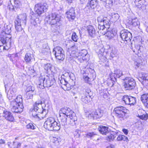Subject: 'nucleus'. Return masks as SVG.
Returning <instances> with one entry per match:
<instances>
[{"label": "nucleus", "mask_w": 148, "mask_h": 148, "mask_svg": "<svg viewBox=\"0 0 148 148\" xmlns=\"http://www.w3.org/2000/svg\"><path fill=\"white\" fill-rule=\"evenodd\" d=\"M41 101L36 102L34 106L32 116L38 120L43 118L47 113V110L43 108Z\"/></svg>", "instance_id": "nucleus-1"}, {"label": "nucleus", "mask_w": 148, "mask_h": 148, "mask_svg": "<svg viewBox=\"0 0 148 148\" xmlns=\"http://www.w3.org/2000/svg\"><path fill=\"white\" fill-rule=\"evenodd\" d=\"M55 80L53 76H47L45 78V76L41 75L39 78L37 86L40 88L43 89L45 87H49L53 85L55 83Z\"/></svg>", "instance_id": "nucleus-2"}, {"label": "nucleus", "mask_w": 148, "mask_h": 148, "mask_svg": "<svg viewBox=\"0 0 148 148\" xmlns=\"http://www.w3.org/2000/svg\"><path fill=\"white\" fill-rule=\"evenodd\" d=\"M60 122V121L59 123H58L54 118L50 117L47 119L44 123V126L45 128L48 130H58L62 126Z\"/></svg>", "instance_id": "nucleus-3"}, {"label": "nucleus", "mask_w": 148, "mask_h": 148, "mask_svg": "<svg viewBox=\"0 0 148 148\" xmlns=\"http://www.w3.org/2000/svg\"><path fill=\"white\" fill-rule=\"evenodd\" d=\"M26 16L25 15H19L14 21V23L16 30L17 32H21L23 30L21 26H24L26 24Z\"/></svg>", "instance_id": "nucleus-4"}, {"label": "nucleus", "mask_w": 148, "mask_h": 148, "mask_svg": "<svg viewBox=\"0 0 148 148\" xmlns=\"http://www.w3.org/2000/svg\"><path fill=\"white\" fill-rule=\"evenodd\" d=\"M11 38H6L4 32H0V47L8 50L11 47Z\"/></svg>", "instance_id": "nucleus-5"}, {"label": "nucleus", "mask_w": 148, "mask_h": 148, "mask_svg": "<svg viewBox=\"0 0 148 148\" xmlns=\"http://www.w3.org/2000/svg\"><path fill=\"white\" fill-rule=\"evenodd\" d=\"M61 18L55 13H52L49 14L46 18L45 20L51 25L56 26L59 25L60 21Z\"/></svg>", "instance_id": "nucleus-6"}, {"label": "nucleus", "mask_w": 148, "mask_h": 148, "mask_svg": "<svg viewBox=\"0 0 148 148\" xmlns=\"http://www.w3.org/2000/svg\"><path fill=\"white\" fill-rule=\"evenodd\" d=\"M69 116V118L67 119V118H66L65 119L64 122H63L62 121L60 122L62 126H64L66 128L67 127V126L69 125L72 126L75 125L76 122L77 120L75 113L74 112Z\"/></svg>", "instance_id": "nucleus-7"}, {"label": "nucleus", "mask_w": 148, "mask_h": 148, "mask_svg": "<svg viewBox=\"0 0 148 148\" xmlns=\"http://www.w3.org/2000/svg\"><path fill=\"white\" fill-rule=\"evenodd\" d=\"M126 108L123 106L118 107L114 108V112L115 116L121 121L126 118Z\"/></svg>", "instance_id": "nucleus-8"}, {"label": "nucleus", "mask_w": 148, "mask_h": 148, "mask_svg": "<svg viewBox=\"0 0 148 148\" xmlns=\"http://www.w3.org/2000/svg\"><path fill=\"white\" fill-rule=\"evenodd\" d=\"M103 114V111L99 108H98L91 113L89 111L85 112L86 117L89 119H97L101 118Z\"/></svg>", "instance_id": "nucleus-9"}, {"label": "nucleus", "mask_w": 148, "mask_h": 148, "mask_svg": "<svg viewBox=\"0 0 148 148\" xmlns=\"http://www.w3.org/2000/svg\"><path fill=\"white\" fill-rule=\"evenodd\" d=\"M74 112L69 108H63L59 110L60 121L64 122L65 119L73 113Z\"/></svg>", "instance_id": "nucleus-10"}, {"label": "nucleus", "mask_w": 148, "mask_h": 148, "mask_svg": "<svg viewBox=\"0 0 148 148\" xmlns=\"http://www.w3.org/2000/svg\"><path fill=\"white\" fill-rule=\"evenodd\" d=\"M48 6L45 3H42L36 4L34 8V10L37 14L40 15L47 11Z\"/></svg>", "instance_id": "nucleus-11"}, {"label": "nucleus", "mask_w": 148, "mask_h": 148, "mask_svg": "<svg viewBox=\"0 0 148 148\" xmlns=\"http://www.w3.org/2000/svg\"><path fill=\"white\" fill-rule=\"evenodd\" d=\"M124 80L125 87L127 89L132 90L136 86V83L133 78L127 77Z\"/></svg>", "instance_id": "nucleus-12"}, {"label": "nucleus", "mask_w": 148, "mask_h": 148, "mask_svg": "<svg viewBox=\"0 0 148 148\" xmlns=\"http://www.w3.org/2000/svg\"><path fill=\"white\" fill-rule=\"evenodd\" d=\"M120 37L122 40L125 41L127 43H129L132 38L131 33L126 30H121L120 33Z\"/></svg>", "instance_id": "nucleus-13"}, {"label": "nucleus", "mask_w": 148, "mask_h": 148, "mask_svg": "<svg viewBox=\"0 0 148 148\" xmlns=\"http://www.w3.org/2000/svg\"><path fill=\"white\" fill-rule=\"evenodd\" d=\"M122 100L126 104L130 106L134 105L136 103V98L135 97L127 95L124 96Z\"/></svg>", "instance_id": "nucleus-14"}, {"label": "nucleus", "mask_w": 148, "mask_h": 148, "mask_svg": "<svg viewBox=\"0 0 148 148\" xmlns=\"http://www.w3.org/2000/svg\"><path fill=\"white\" fill-rule=\"evenodd\" d=\"M90 90H88L86 92L82 95L81 100L85 103H87L90 102L92 100V97L90 95Z\"/></svg>", "instance_id": "nucleus-15"}, {"label": "nucleus", "mask_w": 148, "mask_h": 148, "mask_svg": "<svg viewBox=\"0 0 148 148\" xmlns=\"http://www.w3.org/2000/svg\"><path fill=\"white\" fill-rule=\"evenodd\" d=\"M11 105L12 107V110L13 112L20 113L23 110L24 107L23 103L14 104Z\"/></svg>", "instance_id": "nucleus-16"}, {"label": "nucleus", "mask_w": 148, "mask_h": 148, "mask_svg": "<svg viewBox=\"0 0 148 148\" xmlns=\"http://www.w3.org/2000/svg\"><path fill=\"white\" fill-rule=\"evenodd\" d=\"M97 21L99 23H102L103 26L106 29H108L110 26V23L109 21L107 19H104L102 16H99L97 18Z\"/></svg>", "instance_id": "nucleus-17"}, {"label": "nucleus", "mask_w": 148, "mask_h": 148, "mask_svg": "<svg viewBox=\"0 0 148 148\" xmlns=\"http://www.w3.org/2000/svg\"><path fill=\"white\" fill-rule=\"evenodd\" d=\"M66 14L67 15V18L70 21H73L75 17V10L73 8H71L68 11H67Z\"/></svg>", "instance_id": "nucleus-18"}, {"label": "nucleus", "mask_w": 148, "mask_h": 148, "mask_svg": "<svg viewBox=\"0 0 148 148\" xmlns=\"http://www.w3.org/2000/svg\"><path fill=\"white\" fill-rule=\"evenodd\" d=\"M3 116L7 120L9 121H12L14 119L12 114L7 111H4L3 112Z\"/></svg>", "instance_id": "nucleus-19"}, {"label": "nucleus", "mask_w": 148, "mask_h": 148, "mask_svg": "<svg viewBox=\"0 0 148 148\" xmlns=\"http://www.w3.org/2000/svg\"><path fill=\"white\" fill-rule=\"evenodd\" d=\"M108 129V127L102 125L99 126L98 130L102 134L106 135L109 133Z\"/></svg>", "instance_id": "nucleus-20"}, {"label": "nucleus", "mask_w": 148, "mask_h": 148, "mask_svg": "<svg viewBox=\"0 0 148 148\" xmlns=\"http://www.w3.org/2000/svg\"><path fill=\"white\" fill-rule=\"evenodd\" d=\"M7 144L10 148H19L21 145V143L18 142L14 141L12 143L11 142H8Z\"/></svg>", "instance_id": "nucleus-21"}, {"label": "nucleus", "mask_w": 148, "mask_h": 148, "mask_svg": "<svg viewBox=\"0 0 148 148\" xmlns=\"http://www.w3.org/2000/svg\"><path fill=\"white\" fill-rule=\"evenodd\" d=\"M86 29L89 35L92 37L95 35V30L94 27L91 25H89L87 27Z\"/></svg>", "instance_id": "nucleus-22"}, {"label": "nucleus", "mask_w": 148, "mask_h": 148, "mask_svg": "<svg viewBox=\"0 0 148 148\" xmlns=\"http://www.w3.org/2000/svg\"><path fill=\"white\" fill-rule=\"evenodd\" d=\"M118 133V132H112L110 135L106 137V139L109 141H113L117 136Z\"/></svg>", "instance_id": "nucleus-23"}, {"label": "nucleus", "mask_w": 148, "mask_h": 148, "mask_svg": "<svg viewBox=\"0 0 148 148\" xmlns=\"http://www.w3.org/2000/svg\"><path fill=\"white\" fill-rule=\"evenodd\" d=\"M141 99L142 102L148 108V93H145L142 95Z\"/></svg>", "instance_id": "nucleus-24"}, {"label": "nucleus", "mask_w": 148, "mask_h": 148, "mask_svg": "<svg viewBox=\"0 0 148 148\" xmlns=\"http://www.w3.org/2000/svg\"><path fill=\"white\" fill-rule=\"evenodd\" d=\"M86 135L87 137L90 138L91 139H93L94 138H96L97 141L99 140L98 136L95 132H88L86 134Z\"/></svg>", "instance_id": "nucleus-25"}, {"label": "nucleus", "mask_w": 148, "mask_h": 148, "mask_svg": "<svg viewBox=\"0 0 148 148\" xmlns=\"http://www.w3.org/2000/svg\"><path fill=\"white\" fill-rule=\"evenodd\" d=\"M11 27L10 25H8L6 24L4 25L3 28V32H1L4 33V34L5 35V34H9L11 32Z\"/></svg>", "instance_id": "nucleus-26"}, {"label": "nucleus", "mask_w": 148, "mask_h": 148, "mask_svg": "<svg viewBox=\"0 0 148 148\" xmlns=\"http://www.w3.org/2000/svg\"><path fill=\"white\" fill-rule=\"evenodd\" d=\"M141 79L143 80L142 82H141L139 79V80L141 82L142 84H145L146 85H148V76L147 74H143L141 76Z\"/></svg>", "instance_id": "nucleus-27"}, {"label": "nucleus", "mask_w": 148, "mask_h": 148, "mask_svg": "<svg viewBox=\"0 0 148 148\" xmlns=\"http://www.w3.org/2000/svg\"><path fill=\"white\" fill-rule=\"evenodd\" d=\"M15 101H12L11 103V105L22 103L23 99L22 96L21 95H18L17 96L16 98L15 99Z\"/></svg>", "instance_id": "nucleus-28"}, {"label": "nucleus", "mask_w": 148, "mask_h": 148, "mask_svg": "<svg viewBox=\"0 0 148 148\" xmlns=\"http://www.w3.org/2000/svg\"><path fill=\"white\" fill-rule=\"evenodd\" d=\"M116 33L113 31H108L106 33V36H107L109 39H111L113 38L114 36Z\"/></svg>", "instance_id": "nucleus-29"}, {"label": "nucleus", "mask_w": 148, "mask_h": 148, "mask_svg": "<svg viewBox=\"0 0 148 148\" xmlns=\"http://www.w3.org/2000/svg\"><path fill=\"white\" fill-rule=\"evenodd\" d=\"M88 52L86 50L84 49L82 50L79 53V55L82 57L83 58H84L83 59H86V60H87V57H88V55L87 54Z\"/></svg>", "instance_id": "nucleus-30"}, {"label": "nucleus", "mask_w": 148, "mask_h": 148, "mask_svg": "<svg viewBox=\"0 0 148 148\" xmlns=\"http://www.w3.org/2000/svg\"><path fill=\"white\" fill-rule=\"evenodd\" d=\"M63 52H64V51L62 48L59 47H57L54 48L53 53L55 55Z\"/></svg>", "instance_id": "nucleus-31"}, {"label": "nucleus", "mask_w": 148, "mask_h": 148, "mask_svg": "<svg viewBox=\"0 0 148 148\" xmlns=\"http://www.w3.org/2000/svg\"><path fill=\"white\" fill-rule=\"evenodd\" d=\"M144 60L143 59H142L140 60H138L137 61H135L134 63L135 65L136 66V67H135L136 68L142 65H143L144 64Z\"/></svg>", "instance_id": "nucleus-32"}, {"label": "nucleus", "mask_w": 148, "mask_h": 148, "mask_svg": "<svg viewBox=\"0 0 148 148\" xmlns=\"http://www.w3.org/2000/svg\"><path fill=\"white\" fill-rule=\"evenodd\" d=\"M130 25L134 27H136L140 25L139 22L138 21L137 18H134L132 19L131 22L130 23Z\"/></svg>", "instance_id": "nucleus-33"}, {"label": "nucleus", "mask_w": 148, "mask_h": 148, "mask_svg": "<svg viewBox=\"0 0 148 148\" xmlns=\"http://www.w3.org/2000/svg\"><path fill=\"white\" fill-rule=\"evenodd\" d=\"M55 55L56 58L59 60H63L65 58L64 52L55 54Z\"/></svg>", "instance_id": "nucleus-34"}, {"label": "nucleus", "mask_w": 148, "mask_h": 148, "mask_svg": "<svg viewBox=\"0 0 148 148\" xmlns=\"http://www.w3.org/2000/svg\"><path fill=\"white\" fill-rule=\"evenodd\" d=\"M93 9H94L89 5V4L87 3L86 6L84 8V10L86 13L88 14Z\"/></svg>", "instance_id": "nucleus-35"}, {"label": "nucleus", "mask_w": 148, "mask_h": 148, "mask_svg": "<svg viewBox=\"0 0 148 148\" xmlns=\"http://www.w3.org/2000/svg\"><path fill=\"white\" fill-rule=\"evenodd\" d=\"M32 58L31 54L28 53L26 54L24 58V60L26 63H28L30 62Z\"/></svg>", "instance_id": "nucleus-36"}, {"label": "nucleus", "mask_w": 148, "mask_h": 148, "mask_svg": "<svg viewBox=\"0 0 148 148\" xmlns=\"http://www.w3.org/2000/svg\"><path fill=\"white\" fill-rule=\"evenodd\" d=\"M117 136H118V137L117 138L116 140L118 141L123 140L124 141H127L128 140V138L127 137L123 135H118Z\"/></svg>", "instance_id": "nucleus-37"}, {"label": "nucleus", "mask_w": 148, "mask_h": 148, "mask_svg": "<svg viewBox=\"0 0 148 148\" xmlns=\"http://www.w3.org/2000/svg\"><path fill=\"white\" fill-rule=\"evenodd\" d=\"M140 47L141 46L139 45H135L134 48L133 49V52L135 53L136 54H138L139 53L141 52L140 51Z\"/></svg>", "instance_id": "nucleus-38"}, {"label": "nucleus", "mask_w": 148, "mask_h": 148, "mask_svg": "<svg viewBox=\"0 0 148 148\" xmlns=\"http://www.w3.org/2000/svg\"><path fill=\"white\" fill-rule=\"evenodd\" d=\"M59 79L60 82V83L61 84L64 85L66 86H67L68 83L64 78H63L62 77H61L59 78Z\"/></svg>", "instance_id": "nucleus-39"}, {"label": "nucleus", "mask_w": 148, "mask_h": 148, "mask_svg": "<svg viewBox=\"0 0 148 148\" xmlns=\"http://www.w3.org/2000/svg\"><path fill=\"white\" fill-rule=\"evenodd\" d=\"M71 38L73 41L77 42L79 39L78 37L75 32H73L72 34Z\"/></svg>", "instance_id": "nucleus-40"}, {"label": "nucleus", "mask_w": 148, "mask_h": 148, "mask_svg": "<svg viewBox=\"0 0 148 148\" xmlns=\"http://www.w3.org/2000/svg\"><path fill=\"white\" fill-rule=\"evenodd\" d=\"M34 90V87L32 86H28L26 89L27 92H30V93H32Z\"/></svg>", "instance_id": "nucleus-41"}, {"label": "nucleus", "mask_w": 148, "mask_h": 148, "mask_svg": "<svg viewBox=\"0 0 148 148\" xmlns=\"http://www.w3.org/2000/svg\"><path fill=\"white\" fill-rule=\"evenodd\" d=\"M87 3L89 4V5H90L92 8L94 9L97 5L98 2H96L95 1L93 2L92 1H89Z\"/></svg>", "instance_id": "nucleus-42"}, {"label": "nucleus", "mask_w": 148, "mask_h": 148, "mask_svg": "<svg viewBox=\"0 0 148 148\" xmlns=\"http://www.w3.org/2000/svg\"><path fill=\"white\" fill-rule=\"evenodd\" d=\"M119 16L117 14H115L112 16V20L113 21L115 22L119 19Z\"/></svg>", "instance_id": "nucleus-43"}, {"label": "nucleus", "mask_w": 148, "mask_h": 148, "mask_svg": "<svg viewBox=\"0 0 148 148\" xmlns=\"http://www.w3.org/2000/svg\"><path fill=\"white\" fill-rule=\"evenodd\" d=\"M99 23V24L98 25V28L99 30H105L104 32H106L108 30L107 29H106L105 27L103 26L102 23Z\"/></svg>", "instance_id": "nucleus-44"}, {"label": "nucleus", "mask_w": 148, "mask_h": 148, "mask_svg": "<svg viewBox=\"0 0 148 148\" xmlns=\"http://www.w3.org/2000/svg\"><path fill=\"white\" fill-rule=\"evenodd\" d=\"M26 127L27 129H30L32 130H34L36 128V126H34L32 123H30L27 125Z\"/></svg>", "instance_id": "nucleus-45"}, {"label": "nucleus", "mask_w": 148, "mask_h": 148, "mask_svg": "<svg viewBox=\"0 0 148 148\" xmlns=\"http://www.w3.org/2000/svg\"><path fill=\"white\" fill-rule=\"evenodd\" d=\"M51 141L53 143H55L56 145H58L59 143V141L58 140V139L56 137H51Z\"/></svg>", "instance_id": "nucleus-46"}, {"label": "nucleus", "mask_w": 148, "mask_h": 148, "mask_svg": "<svg viewBox=\"0 0 148 148\" xmlns=\"http://www.w3.org/2000/svg\"><path fill=\"white\" fill-rule=\"evenodd\" d=\"M117 77L119 78L122 75V72L119 70H117L115 71Z\"/></svg>", "instance_id": "nucleus-47"}, {"label": "nucleus", "mask_w": 148, "mask_h": 148, "mask_svg": "<svg viewBox=\"0 0 148 148\" xmlns=\"http://www.w3.org/2000/svg\"><path fill=\"white\" fill-rule=\"evenodd\" d=\"M51 65L49 64H45L44 66L45 69L47 71H48L49 70H51Z\"/></svg>", "instance_id": "nucleus-48"}, {"label": "nucleus", "mask_w": 148, "mask_h": 148, "mask_svg": "<svg viewBox=\"0 0 148 148\" xmlns=\"http://www.w3.org/2000/svg\"><path fill=\"white\" fill-rule=\"evenodd\" d=\"M139 118L143 120H147L148 119V115L147 114H143L139 116Z\"/></svg>", "instance_id": "nucleus-49"}, {"label": "nucleus", "mask_w": 148, "mask_h": 148, "mask_svg": "<svg viewBox=\"0 0 148 148\" xmlns=\"http://www.w3.org/2000/svg\"><path fill=\"white\" fill-rule=\"evenodd\" d=\"M98 55L99 58L102 57L103 55V49H102L101 50H100L98 52Z\"/></svg>", "instance_id": "nucleus-50"}, {"label": "nucleus", "mask_w": 148, "mask_h": 148, "mask_svg": "<svg viewBox=\"0 0 148 148\" xmlns=\"http://www.w3.org/2000/svg\"><path fill=\"white\" fill-rule=\"evenodd\" d=\"M84 79L85 82L86 83H88L89 82H90V79L87 76L85 77L84 78Z\"/></svg>", "instance_id": "nucleus-51"}, {"label": "nucleus", "mask_w": 148, "mask_h": 148, "mask_svg": "<svg viewBox=\"0 0 148 148\" xmlns=\"http://www.w3.org/2000/svg\"><path fill=\"white\" fill-rule=\"evenodd\" d=\"M49 48H45L42 49V52L43 53H46L49 51Z\"/></svg>", "instance_id": "nucleus-52"}, {"label": "nucleus", "mask_w": 148, "mask_h": 148, "mask_svg": "<svg viewBox=\"0 0 148 148\" xmlns=\"http://www.w3.org/2000/svg\"><path fill=\"white\" fill-rule=\"evenodd\" d=\"M5 143V141L4 140L2 139H0V146H1L3 144H4Z\"/></svg>", "instance_id": "nucleus-53"}, {"label": "nucleus", "mask_w": 148, "mask_h": 148, "mask_svg": "<svg viewBox=\"0 0 148 148\" xmlns=\"http://www.w3.org/2000/svg\"><path fill=\"white\" fill-rule=\"evenodd\" d=\"M115 55L116 53L115 52L113 51H112L110 53V56L112 58H113L115 57Z\"/></svg>", "instance_id": "nucleus-54"}, {"label": "nucleus", "mask_w": 148, "mask_h": 148, "mask_svg": "<svg viewBox=\"0 0 148 148\" xmlns=\"http://www.w3.org/2000/svg\"><path fill=\"white\" fill-rule=\"evenodd\" d=\"M122 131L125 134L127 135L128 134V130L124 129H123Z\"/></svg>", "instance_id": "nucleus-55"}, {"label": "nucleus", "mask_w": 148, "mask_h": 148, "mask_svg": "<svg viewBox=\"0 0 148 148\" xmlns=\"http://www.w3.org/2000/svg\"><path fill=\"white\" fill-rule=\"evenodd\" d=\"M143 1V0H135L134 2L136 5L137 4L138 2H139V3H140L141 2H142Z\"/></svg>", "instance_id": "nucleus-56"}, {"label": "nucleus", "mask_w": 148, "mask_h": 148, "mask_svg": "<svg viewBox=\"0 0 148 148\" xmlns=\"http://www.w3.org/2000/svg\"><path fill=\"white\" fill-rule=\"evenodd\" d=\"M43 48L42 49H44L45 48H49L47 46V45L46 44H44L43 45Z\"/></svg>", "instance_id": "nucleus-57"}, {"label": "nucleus", "mask_w": 148, "mask_h": 148, "mask_svg": "<svg viewBox=\"0 0 148 148\" xmlns=\"http://www.w3.org/2000/svg\"><path fill=\"white\" fill-rule=\"evenodd\" d=\"M32 24L34 26H36L37 25V23L35 20H32Z\"/></svg>", "instance_id": "nucleus-58"}, {"label": "nucleus", "mask_w": 148, "mask_h": 148, "mask_svg": "<svg viewBox=\"0 0 148 148\" xmlns=\"http://www.w3.org/2000/svg\"><path fill=\"white\" fill-rule=\"evenodd\" d=\"M80 1L82 4L86 2V0H80Z\"/></svg>", "instance_id": "nucleus-59"}, {"label": "nucleus", "mask_w": 148, "mask_h": 148, "mask_svg": "<svg viewBox=\"0 0 148 148\" xmlns=\"http://www.w3.org/2000/svg\"><path fill=\"white\" fill-rule=\"evenodd\" d=\"M14 4H18L19 3V2L18 1H14Z\"/></svg>", "instance_id": "nucleus-60"}, {"label": "nucleus", "mask_w": 148, "mask_h": 148, "mask_svg": "<svg viewBox=\"0 0 148 148\" xmlns=\"http://www.w3.org/2000/svg\"><path fill=\"white\" fill-rule=\"evenodd\" d=\"M89 1H92V2H94V1H95L96 2H98V1L97 0H89Z\"/></svg>", "instance_id": "nucleus-61"}, {"label": "nucleus", "mask_w": 148, "mask_h": 148, "mask_svg": "<svg viewBox=\"0 0 148 148\" xmlns=\"http://www.w3.org/2000/svg\"><path fill=\"white\" fill-rule=\"evenodd\" d=\"M3 1L2 0H0V5H1Z\"/></svg>", "instance_id": "nucleus-62"}, {"label": "nucleus", "mask_w": 148, "mask_h": 148, "mask_svg": "<svg viewBox=\"0 0 148 148\" xmlns=\"http://www.w3.org/2000/svg\"><path fill=\"white\" fill-rule=\"evenodd\" d=\"M33 95L32 94H31V95L29 96V98H31V97H32Z\"/></svg>", "instance_id": "nucleus-63"}, {"label": "nucleus", "mask_w": 148, "mask_h": 148, "mask_svg": "<svg viewBox=\"0 0 148 148\" xmlns=\"http://www.w3.org/2000/svg\"><path fill=\"white\" fill-rule=\"evenodd\" d=\"M107 148H113L112 146H110L108 147H107Z\"/></svg>", "instance_id": "nucleus-64"}]
</instances>
